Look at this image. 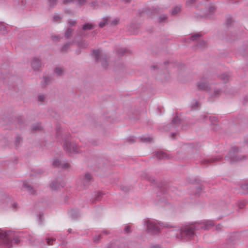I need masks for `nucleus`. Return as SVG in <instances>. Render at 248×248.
<instances>
[{"mask_svg":"<svg viewBox=\"0 0 248 248\" xmlns=\"http://www.w3.org/2000/svg\"><path fill=\"white\" fill-rule=\"evenodd\" d=\"M214 225L212 221H207L202 223H195L193 224L186 225L183 227L181 230L182 237H191L194 235V231L200 229L204 230L208 229L211 226Z\"/></svg>","mask_w":248,"mask_h":248,"instance_id":"obj_1","label":"nucleus"},{"mask_svg":"<svg viewBox=\"0 0 248 248\" xmlns=\"http://www.w3.org/2000/svg\"><path fill=\"white\" fill-rule=\"evenodd\" d=\"M147 227L150 232L156 233L163 227H170V225H166L163 223L157 222L155 221L148 220L146 222Z\"/></svg>","mask_w":248,"mask_h":248,"instance_id":"obj_2","label":"nucleus"},{"mask_svg":"<svg viewBox=\"0 0 248 248\" xmlns=\"http://www.w3.org/2000/svg\"><path fill=\"white\" fill-rule=\"evenodd\" d=\"M64 149L70 153H74L77 152V146L74 143H68L66 142L64 145Z\"/></svg>","mask_w":248,"mask_h":248,"instance_id":"obj_3","label":"nucleus"},{"mask_svg":"<svg viewBox=\"0 0 248 248\" xmlns=\"http://www.w3.org/2000/svg\"><path fill=\"white\" fill-rule=\"evenodd\" d=\"M93 55L95 57V58L97 61H99L100 60V62H102V64L105 68L106 66L104 65L103 62H105V59L106 57H104V56H103L102 53L101 52V51L99 49L94 50L93 51Z\"/></svg>","mask_w":248,"mask_h":248,"instance_id":"obj_4","label":"nucleus"},{"mask_svg":"<svg viewBox=\"0 0 248 248\" xmlns=\"http://www.w3.org/2000/svg\"><path fill=\"white\" fill-rule=\"evenodd\" d=\"M239 153L238 150H237L236 153L235 152L232 153V152L230 153L229 155L231 158V161L232 162H234L236 161H238L239 160H241L243 158H239Z\"/></svg>","mask_w":248,"mask_h":248,"instance_id":"obj_5","label":"nucleus"},{"mask_svg":"<svg viewBox=\"0 0 248 248\" xmlns=\"http://www.w3.org/2000/svg\"><path fill=\"white\" fill-rule=\"evenodd\" d=\"M31 65L34 70H38L41 66L40 60L37 58H33Z\"/></svg>","mask_w":248,"mask_h":248,"instance_id":"obj_6","label":"nucleus"},{"mask_svg":"<svg viewBox=\"0 0 248 248\" xmlns=\"http://www.w3.org/2000/svg\"><path fill=\"white\" fill-rule=\"evenodd\" d=\"M53 165L54 166H55V167L62 166V167L63 168H68L69 167V164L68 163H67L61 165L60 164V163L59 160H57V159H56V160L53 161Z\"/></svg>","mask_w":248,"mask_h":248,"instance_id":"obj_7","label":"nucleus"},{"mask_svg":"<svg viewBox=\"0 0 248 248\" xmlns=\"http://www.w3.org/2000/svg\"><path fill=\"white\" fill-rule=\"evenodd\" d=\"M9 232H0V239H4L6 241L9 240Z\"/></svg>","mask_w":248,"mask_h":248,"instance_id":"obj_8","label":"nucleus"},{"mask_svg":"<svg viewBox=\"0 0 248 248\" xmlns=\"http://www.w3.org/2000/svg\"><path fill=\"white\" fill-rule=\"evenodd\" d=\"M156 156L159 159H164L167 157L166 154L163 152H158Z\"/></svg>","mask_w":248,"mask_h":248,"instance_id":"obj_9","label":"nucleus"},{"mask_svg":"<svg viewBox=\"0 0 248 248\" xmlns=\"http://www.w3.org/2000/svg\"><path fill=\"white\" fill-rule=\"evenodd\" d=\"M198 87L199 89L204 90L207 87V84L204 82H199L198 83Z\"/></svg>","mask_w":248,"mask_h":248,"instance_id":"obj_10","label":"nucleus"},{"mask_svg":"<svg viewBox=\"0 0 248 248\" xmlns=\"http://www.w3.org/2000/svg\"><path fill=\"white\" fill-rule=\"evenodd\" d=\"M92 179V176L89 173H87L85 175L83 181L84 183H87Z\"/></svg>","mask_w":248,"mask_h":248,"instance_id":"obj_11","label":"nucleus"},{"mask_svg":"<svg viewBox=\"0 0 248 248\" xmlns=\"http://www.w3.org/2000/svg\"><path fill=\"white\" fill-rule=\"evenodd\" d=\"M181 11V8L179 6L175 7L172 11V15H175Z\"/></svg>","mask_w":248,"mask_h":248,"instance_id":"obj_12","label":"nucleus"},{"mask_svg":"<svg viewBox=\"0 0 248 248\" xmlns=\"http://www.w3.org/2000/svg\"><path fill=\"white\" fill-rule=\"evenodd\" d=\"M93 28V26L91 24H87L83 26V29L84 30H92Z\"/></svg>","mask_w":248,"mask_h":248,"instance_id":"obj_13","label":"nucleus"},{"mask_svg":"<svg viewBox=\"0 0 248 248\" xmlns=\"http://www.w3.org/2000/svg\"><path fill=\"white\" fill-rule=\"evenodd\" d=\"M55 73L58 75H61L63 71V70L60 67H57L55 69Z\"/></svg>","mask_w":248,"mask_h":248,"instance_id":"obj_14","label":"nucleus"},{"mask_svg":"<svg viewBox=\"0 0 248 248\" xmlns=\"http://www.w3.org/2000/svg\"><path fill=\"white\" fill-rule=\"evenodd\" d=\"M53 19L56 22H59V21L61 20V17H60V16L59 15H56L54 16Z\"/></svg>","mask_w":248,"mask_h":248,"instance_id":"obj_15","label":"nucleus"},{"mask_svg":"<svg viewBox=\"0 0 248 248\" xmlns=\"http://www.w3.org/2000/svg\"><path fill=\"white\" fill-rule=\"evenodd\" d=\"M57 2V0H48V3L50 6H54Z\"/></svg>","mask_w":248,"mask_h":248,"instance_id":"obj_16","label":"nucleus"},{"mask_svg":"<svg viewBox=\"0 0 248 248\" xmlns=\"http://www.w3.org/2000/svg\"><path fill=\"white\" fill-rule=\"evenodd\" d=\"M107 19H103V20L99 23V26L100 27H103L107 24Z\"/></svg>","mask_w":248,"mask_h":248,"instance_id":"obj_17","label":"nucleus"},{"mask_svg":"<svg viewBox=\"0 0 248 248\" xmlns=\"http://www.w3.org/2000/svg\"><path fill=\"white\" fill-rule=\"evenodd\" d=\"M23 186L24 188H27L29 190L31 191L32 190V188H31V186L29 185V184L27 183L24 182L23 183Z\"/></svg>","mask_w":248,"mask_h":248,"instance_id":"obj_18","label":"nucleus"},{"mask_svg":"<svg viewBox=\"0 0 248 248\" xmlns=\"http://www.w3.org/2000/svg\"><path fill=\"white\" fill-rule=\"evenodd\" d=\"M72 32V30L70 29H68L65 32V36L68 38L70 37Z\"/></svg>","mask_w":248,"mask_h":248,"instance_id":"obj_19","label":"nucleus"},{"mask_svg":"<svg viewBox=\"0 0 248 248\" xmlns=\"http://www.w3.org/2000/svg\"><path fill=\"white\" fill-rule=\"evenodd\" d=\"M200 37V34H196L192 36V40H196L198 38Z\"/></svg>","mask_w":248,"mask_h":248,"instance_id":"obj_20","label":"nucleus"},{"mask_svg":"<svg viewBox=\"0 0 248 248\" xmlns=\"http://www.w3.org/2000/svg\"><path fill=\"white\" fill-rule=\"evenodd\" d=\"M38 99L41 102H43L45 99V96L44 95H40L38 97Z\"/></svg>","mask_w":248,"mask_h":248,"instance_id":"obj_21","label":"nucleus"},{"mask_svg":"<svg viewBox=\"0 0 248 248\" xmlns=\"http://www.w3.org/2000/svg\"><path fill=\"white\" fill-rule=\"evenodd\" d=\"M53 241V239H47V243L48 245H52Z\"/></svg>","mask_w":248,"mask_h":248,"instance_id":"obj_22","label":"nucleus"},{"mask_svg":"<svg viewBox=\"0 0 248 248\" xmlns=\"http://www.w3.org/2000/svg\"><path fill=\"white\" fill-rule=\"evenodd\" d=\"M86 1V0H78V2L79 4H83Z\"/></svg>","mask_w":248,"mask_h":248,"instance_id":"obj_23","label":"nucleus"},{"mask_svg":"<svg viewBox=\"0 0 248 248\" xmlns=\"http://www.w3.org/2000/svg\"><path fill=\"white\" fill-rule=\"evenodd\" d=\"M125 232H128L130 231V227L129 226H126L124 229Z\"/></svg>","mask_w":248,"mask_h":248,"instance_id":"obj_24","label":"nucleus"},{"mask_svg":"<svg viewBox=\"0 0 248 248\" xmlns=\"http://www.w3.org/2000/svg\"><path fill=\"white\" fill-rule=\"evenodd\" d=\"M73 0H63V3L66 4L73 1Z\"/></svg>","mask_w":248,"mask_h":248,"instance_id":"obj_25","label":"nucleus"},{"mask_svg":"<svg viewBox=\"0 0 248 248\" xmlns=\"http://www.w3.org/2000/svg\"><path fill=\"white\" fill-rule=\"evenodd\" d=\"M68 45H65L63 46L62 49L66 50L67 49V48L68 47Z\"/></svg>","mask_w":248,"mask_h":248,"instance_id":"obj_26","label":"nucleus"},{"mask_svg":"<svg viewBox=\"0 0 248 248\" xmlns=\"http://www.w3.org/2000/svg\"><path fill=\"white\" fill-rule=\"evenodd\" d=\"M33 129L34 130H40V126L38 125L37 127H33Z\"/></svg>","mask_w":248,"mask_h":248,"instance_id":"obj_27","label":"nucleus"},{"mask_svg":"<svg viewBox=\"0 0 248 248\" xmlns=\"http://www.w3.org/2000/svg\"><path fill=\"white\" fill-rule=\"evenodd\" d=\"M75 23H76V22L74 21H69V24L71 25H74Z\"/></svg>","mask_w":248,"mask_h":248,"instance_id":"obj_28","label":"nucleus"},{"mask_svg":"<svg viewBox=\"0 0 248 248\" xmlns=\"http://www.w3.org/2000/svg\"><path fill=\"white\" fill-rule=\"evenodd\" d=\"M0 30H1V29H4V28H5L4 26H3V25H1L0 26Z\"/></svg>","mask_w":248,"mask_h":248,"instance_id":"obj_29","label":"nucleus"},{"mask_svg":"<svg viewBox=\"0 0 248 248\" xmlns=\"http://www.w3.org/2000/svg\"><path fill=\"white\" fill-rule=\"evenodd\" d=\"M51 186L52 187V188H54V189L57 188L56 187H54V184H52Z\"/></svg>","mask_w":248,"mask_h":248,"instance_id":"obj_30","label":"nucleus"},{"mask_svg":"<svg viewBox=\"0 0 248 248\" xmlns=\"http://www.w3.org/2000/svg\"><path fill=\"white\" fill-rule=\"evenodd\" d=\"M48 79V78H45L44 79L45 80V81H46V80Z\"/></svg>","mask_w":248,"mask_h":248,"instance_id":"obj_31","label":"nucleus"},{"mask_svg":"<svg viewBox=\"0 0 248 248\" xmlns=\"http://www.w3.org/2000/svg\"><path fill=\"white\" fill-rule=\"evenodd\" d=\"M33 191H34V190H32V191H31V193L32 194H34Z\"/></svg>","mask_w":248,"mask_h":248,"instance_id":"obj_32","label":"nucleus"},{"mask_svg":"<svg viewBox=\"0 0 248 248\" xmlns=\"http://www.w3.org/2000/svg\"><path fill=\"white\" fill-rule=\"evenodd\" d=\"M177 118H175L173 120V122L175 121V120H176Z\"/></svg>","mask_w":248,"mask_h":248,"instance_id":"obj_33","label":"nucleus"}]
</instances>
